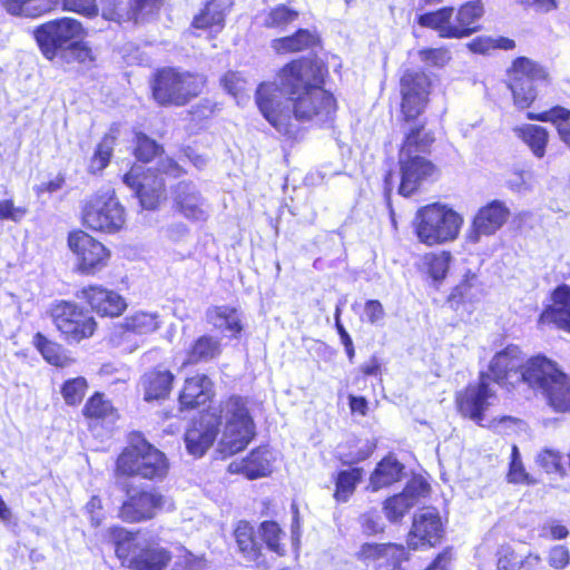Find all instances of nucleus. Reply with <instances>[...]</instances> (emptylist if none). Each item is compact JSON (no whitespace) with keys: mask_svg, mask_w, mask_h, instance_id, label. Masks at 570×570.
Segmentation results:
<instances>
[{"mask_svg":"<svg viewBox=\"0 0 570 570\" xmlns=\"http://www.w3.org/2000/svg\"><path fill=\"white\" fill-rule=\"evenodd\" d=\"M325 67L314 59L294 60L284 66L277 81L263 82L256 90V105L263 117L283 136L298 139L303 121L326 122L336 110L332 94L324 90Z\"/></svg>","mask_w":570,"mask_h":570,"instance_id":"nucleus-1","label":"nucleus"},{"mask_svg":"<svg viewBox=\"0 0 570 570\" xmlns=\"http://www.w3.org/2000/svg\"><path fill=\"white\" fill-rule=\"evenodd\" d=\"M222 421L225 425L219 451L233 455L244 450L255 434V425L246 402L239 396H230L222 404L219 419L206 413L193 422L185 433L187 451L196 458L203 456L216 440Z\"/></svg>","mask_w":570,"mask_h":570,"instance_id":"nucleus-2","label":"nucleus"},{"mask_svg":"<svg viewBox=\"0 0 570 570\" xmlns=\"http://www.w3.org/2000/svg\"><path fill=\"white\" fill-rule=\"evenodd\" d=\"M433 141V134L423 125L413 126L405 132L399 151L401 173L399 193L401 195L411 196L424 181L435 175V165L424 156L430 151Z\"/></svg>","mask_w":570,"mask_h":570,"instance_id":"nucleus-3","label":"nucleus"},{"mask_svg":"<svg viewBox=\"0 0 570 570\" xmlns=\"http://www.w3.org/2000/svg\"><path fill=\"white\" fill-rule=\"evenodd\" d=\"M464 219L461 214L448 205L434 203L420 208L414 218L419 240L428 246L455 240Z\"/></svg>","mask_w":570,"mask_h":570,"instance_id":"nucleus-4","label":"nucleus"},{"mask_svg":"<svg viewBox=\"0 0 570 570\" xmlns=\"http://www.w3.org/2000/svg\"><path fill=\"white\" fill-rule=\"evenodd\" d=\"M168 466L165 454L137 434L131 436L128 446L118 456L116 471L126 476L161 480Z\"/></svg>","mask_w":570,"mask_h":570,"instance_id":"nucleus-5","label":"nucleus"},{"mask_svg":"<svg viewBox=\"0 0 570 570\" xmlns=\"http://www.w3.org/2000/svg\"><path fill=\"white\" fill-rule=\"evenodd\" d=\"M110 534L117 557L131 570H165L171 560L167 549L141 541L124 528H112Z\"/></svg>","mask_w":570,"mask_h":570,"instance_id":"nucleus-6","label":"nucleus"},{"mask_svg":"<svg viewBox=\"0 0 570 570\" xmlns=\"http://www.w3.org/2000/svg\"><path fill=\"white\" fill-rule=\"evenodd\" d=\"M204 83L205 80L199 75L173 68L163 69L156 76L153 95L160 105L184 106L200 94Z\"/></svg>","mask_w":570,"mask_h":570,"instance_id":"nucleus-7","label":"nucleus"},{"mask_svg":"<svg viewBox=\"0 0 570 570\" xmlns=\"http://www.w3.org/2000/svg\"><path fill=\"white\" fill-rule=\"evenodd\" d=\"M83 28L72 18H60L45 22L33 30V38L42 56L53 61L72 46L75 40H81Z\"/></svg>","mask_w":570,"mask_h":570,"instance_id":"nucleus-8","label":"nucleus"},{"mask_svg":"<svg viewBox=\"0 0 570 570\" xmlns=\"http://www.w3.org/2000/svg\"><path fill=\"white\" fill-rule=\"evenodd\" d=\"M83 224L98 232L115 233L125 224V209L112 189L98 191L83 206Z\"/></svg>","mask_w":570,"mask_h":570,"instance_id":"nucleus-9","label":"nucleus"},{"mask_svg":"<svg viewBox=\"0 0 570 570\" xmlns=\"http://www.w3.org/2000/svg\"><path fill=\"white\" fill-rule=\"evenodd\" d=\"M50 317L61 335L71 342L90 337L96 331L95 318L71 301H56L49 309Z\"/></svg>","mask_w":570,"mask_h":570,"instance_id":"nucleus-10","label":"nucleus"},{"mask_svg":"<svg viewBox=\"0 0 570 570\" xmlns=\"http://www.w3.org/2000/svg\"><path fill=\"white\" fill-rule=\"evenodd\" d=\"M548 79V72L534 61L521 57L514 60L509 71V88L514 105L525 109L537 98V85Z\"/></svg>","mask_w":570,"mask_h":570,"instance_id":"nucleus-11","label":"nucleus"},{"mask_svg":"<svg viewBox=\"0 0 570 570\" xmlns=\"http://www.w3.org/2000/svg\"><path fill=\"white\" fill-rule=\"evenodd\" d=\"M495 400L497 394L490 386V376L488 373H481L479 383L470 384L456 394V406L463 416L485 426V412Z\"/></svg>","mask_w":570,"mask_h":570,"instance_id":"nucleus-12","label":"nucleus"},{"mask_svg":"<svg viewBox=\"0 0 570 570\" xmlns=\"http://www.w3.org/2000/svg\"><path fill=\"white\" fill-rule=\"evenodd\" d=\"M68 246L77 256L81 273L92 275L107 266L110 252L89 234L77 230L68 236Z\"/></svg>","mask_w":570,"mask_h":570,"instance_id":"nucleus-13","label":"nucleus"},{"mask_svg":"<svg viewBox=\"0 0 570 570\" xmlns=\"http://www.w3.org/2000/svg\"><path fill=\"white\" fill-rule=\"evenodd\" d=\"M510 209L503 202L492 200L482 206L474 215L471 225L464 234L469 245H476L482 237L494 235L509 219Z\"/></svg>","mask_w":570,"mask_h":570,"instance_id":"nucleus-14","label":"nucleus"},{"mask_svg":"<svg viewBox=\"0 0 570 570\" xmlns=\"http://www.w3.org/2000/svg\"><path fill=\"white\" fill-rule=\"evenodd\" d=\"M124 183L135 190L145 209H155L164 199L165 181L150 168L144 170L140 165L131 167L124 176Z\"/></svg>","mask_w":570,"mask_h":570,"instance_id":"nucleus-15","label":"nucleus"},{"mask_svg":"<svg viewBox=\"0 0 570 570\" xmlns=\"http://www.w3.org/2000/svg\"><path fill=\"white\" fill-rule=\"evenodd\" d=\"M524 356L517 345H509L498 352L489 365L490 381L502 386H517L522 383Z\"/></svg>","mask_w":570,"mask_h":570,"instance_id":"nucleus-16","label":"nucleus"},{"mask_svg":"<svg viewBox=\"0 0 570 570\" xmlns=\"http://www.w3.org/2000/svg\"><path fill=\"white\" fill-rule=\"evenodd\" d=\"M166 499L155 490L128 489L119 517L126 522H141L153 519L165 505Z\"/></svg>","mask_w":570,"mask_h":570,"instance_id":"nucleus-17","label":"nucleus"},{"mask_svg":"<svg viewBox=\"0 0 570 570\" xmlns=\"http://www.w3.org/2000/svg\"><path fill=\"white\" fill-rule=\"evenodd\" d=\"M429 78L423 72L407 70L401 78L402 114L406 121L420 116L426 105Z\"/></svg>","mask_w":570,"mask_h":570,"instance_id":"nucleus-18","label":"nucleus"},{"mask_svg":"<svg viewBox=\"0 0 570 570\" xmlns=\"http://www.w3.org/2000/svg\"><path fill=\"white\" fill-rule=\"evenodd\" d=\"M173 205L186 219L205 222L209 217V205L191 181H179L171 193Z\"/></svg>","mask_w":570,"mask_h":570,"instance_id":"nucleus-19","label":"nucleus"},{"mask_svg":"<svg viewBox=\"0 0 570 570\" xmlns=\"http://www.w3.org/2000/svg\"><path fill=\"white\" fill-rule=\"evenodd\" d=\"M564 375L556 363L544 356H535L528 360L522 372V383L540 392L546 399Z\"/></svg>","mask_w":570,"mask_h":570,"instance_id":"nucleus-20","label":"nucleus"},{"mask_svg":"<svg viewBox=\"0 0 570 570\" xmlns=\"http://www.w3.org/2000/svg\"><path fill=\"white\" fill-rule=\"evenodd\" d=\"M442 535L443 524L439 513L433 509H425L414 515L407 544L413 550L434 547Z\"/></svg>","mask_w":570,"mask_h":570,"instance_id":"nucleus-21","label":"nucleus"},{"mask_svg":"<svg viewBox=\"0 0 570 570\" xmlns=\"http://www.w3.org/2000/svg\"><path fill=\"white\" fill-rule=\"evenodd\" d=\"M429 492V484L420 479L409 482L402 493L391 497L384 502V512L391 522L400 521L416 503L420 497Z\"/></svg>","mask_w":570,"mask_h":570,"instance_id":"nucleus-22","label":"nucleus"},{"mask_svg":"<svg viewBox=\"0 0 570 570\" xmlns=\"http://www.w3.org/2000/svg\"><path fill=\"white\" fill-rule=\"evenodd\" d=\"M80 298L85 299L100 316H119L127 307L126 301L118 293L99 285L81 289Z\"/></svg>","mask_w":570,"mask_h":570,"instance_id":"nucleus-23","label":"nucleus"},{"mask_svg":"<svg viewBox=\"0 0 570 570\" xmlns=\"http://www.w3.org/2000/svg\"><path fill=\"white\" fill-rule=\"evenodd\" d=\"M161 3V0H131L128 9L122 0H101L102 17L112 21H137L140 14L151 13Z\"/></svg>","mask_w":570,"mask_h":570,"instance_id":"nucleus-24","label":"nucleus"},{"mask_svg":"<svg viewBox=\"0 0 570 570\" xmlns=\"http://www.w3.org/2000/svg\"><path fill=\"white\" fill-rule=\"evenodd\" d=\"M544 324H554L558 328L570 333V287L558 286L551 294V304L540 316Z\"/></svg>","mask_w":570,"mask_h":570,"instance_id":"nucleus-25","label":"nucleus"},{"mask_svg":"<svg viewBox=\"0 0 570 570\" xmlns=\"http://www.w3.org/2000/svg\"><path fill=\"white\" fill-rule=\"evenodd\" d=\"M212 396V381L205 374H197L186 379L179 394V403L184 409H194L206 404Z\"/></svg>","mask_w":570,"mask_h":570,"instance_id":"nucleus-26","label":"nucleus"},{"mask_svg":"<svg viewBox=\"0 0 570 570\" xmlns=\"http://www.w3.org/2000/svg\"><path fill=\"white\" fill-rule=\"evenodd\" d=\"M233 6L232 0H210L205 8L195 16L193 27L196 29H212L216 32L223 30L225 17Z\"/></svg>","mask_w":570,"mask_h":570,"instance_id":"nucleus-27","label":"nucleus"},{"mask_svg":"<svg viewBox=\"0 0 570 570\" xmlns=\"http://www.w3.org/2000/svg\"><path fill=\"white\" fill-rule=\"evenodd\" d=\"M269 452L264 449H256L240 461H233L228 471L230 473H242L247 479H257L267 475L271 472Z\"/></svg>","mask_w":570,"mask_h":570,"instance_id":"nucleus-28","label":"nucleus"},{"mask_svg":"<svg viewBox=\"0 0 570 570\" xmlns=\"http://www.w3.org/2000/svg\"><path fill=\"white\" fill-rule=\"evenodd\" d=\"M174 375L168 370H153L141 379L145 400H160L169 395Z\"/></svg>","mask_w":570,"mask_h":570,"instance_id":"nucleus-29","label":"nucleus"},{"mask_svg":"<svg viewBox=\"0 0 570 570\" xmlns=\"http://www.w3.org/2000/svg\"><path fill=\"white\" fill-rule=\"evenodd\" d=\"M513 132L528 146L535 158L544 157L549 142V131L544 127L527 124L514 127Z\"/></svg>","mask_w":570,"mask_h":570,"instance_id":"nucleus-30","label":"nucleus"},{"mask_svg":"<svg viewBox=\"0 0 570 570\" xmlns=\"http://www.w3.org/2000/svg\"><path fill=\"white\" fill-rule=\"evenodd\" d=\"M206 320L215 328L229 332L232 336H236L243 330L237 309L226 305L209 307Z\"/></svg>","mask_w":570,"mask_h":570,"instance_id":"nucleus-31","label":"nucleus"},{"mask_svg":"<svg viewBox=\"0 0 570 570\" xmlns=\"http://www.w3.org/2000/svg\"><path fill=\"white\" fill-rule=\"evenodd\" d=\"M527 118L543 122H552L558 131L560 140L570 148V110L556 106L547 111L534 114L528 112Z\"/></svg>","mask_w":570,"mask_h":570,"instance_id":"nucleus-32","label":"nucleus"},{"mask_svg":"<svg viewBox=\"0 0 570 570\" xmlns=\"http://www.w3.org/2000/svg\"><path fill=\"white\" fill-rule=\"evenodd\" d=\"M403 465L393 456L384 458L375 468L370 478V488L377 491L389 487L401 479Z\"/></svg>","mask_w":570,"mask_h":570,"instance_id":"nucleus-33","label":"nucleus"},{"mask_svg":"<svg viewBox=\"0 0 570 570\" xmlns=\"http://www.w3.org/2000/svg\"><path fill=\"white\" fill-rule=\"evenodd\" d=\"M453 8H442L438 11L424 13L419 17V23L436 30L442 38H460L458 29H453Z\"/></svg>","mask_w":570,"mask_h":570,"instance_id":"nucleus-34","label":"nucleus"},{"mask_svg":"<svg viewBox=\"0 0 570 570\" xmlns=\"http://www.w3.org/2000/svg\"><path fill=\"white\" fill-rule=\"evenodd\" d=\"M483 12V4L480 1L466 2L459 9L453 29H458V32L461 33L460 38L468 37L479 30L475 22L482 17Z\"/></svg>","mask_w":570,"mask_h":570,"instance_id":"nucleus-35","label":"nucleus"},{"mask_svg":"<svg viewBox=\"0 0 570 570\" xmlns=\"http://www.w3.org/2000/svg\"><path fill=\"white\" fill-rule=\"evenodd\" d=\"M239 552L247 561L259 563L261 548L254 540L253 527L247 521H239L234 530Z\"/></svg>","mask_w":570,"mask_h":570,"instance_id":"nucleus-36","label":"nucleus"},{"mask_svg":"<svg viewBox=\"0 0 570 570\" xmlns=\"http://www.w3.org/2000/svg\"><path fill=\"white\" fill-rule=\"evenodd\" d=\"M220 353V342L213 336H200L190 347L187 354L186 363L195 364L198 362H207Z\"/></svg>","mask_w":570,"mask_h":570,"instance_id":"nucleus-37","label":"nucleus"},{"mask_svg":"<svg viewBox=\"0 0 570 570\" xmlns=\"http://www.w3.org/2000/svg\"><path fill=\"white\" fill-rule=\"evenodd\" d=\"M316 36L306 29H299L295 35L273 40L272 47L278 53L295 52L307 49L316 43Z\"/></svg>","mask_w":570,"mask_h":570,"instance_id":"nucleus-38","label":"nucleus"},{"mask_svg":"<svg viewBox=\"0 0 570 570\" xmlns=\"http://www.w3.org/2000/svg\"><path fill=\"white\" fill-rule=\"evenodd\" d=\"M159 327V320L156 313L135 312L128 315L122 322V328L126 332L146 335L155 332Z\"/></svg>","mask_w":570,"mask_h":570,"instance_id":"nucleus-39","label":"nucleus"},{"mask_svg":"<svg viewBox=\"0 0 570 570\" xmlns=\"http://www.w3.org/2000/svg\"><path fill=\"white\" fill-rule=\"evenodd\" d=\"M362 479V469L354 468L351 470L341 471L336 478V489L334 498L338 502H346L353 494L356 484Z\"/></svg>","mask_w":570,"mask_h":570,"instance_id":"nucleus-40","label":"nucleus"},{"mask_svg":"<svg viewBox=\"0 0 570 570\" xmlns=\"http://www.w3.org/2000/svg\"><path fill=\"white\" fill-rule=\"evenodd\" d=\"M298 18V12L284 4H278L263 13V26L283 30Z\"/></svg>","mask_w":570,"mask_h":570,"instance_id":"nucleus-41","label":"nucleus"},{"mask_svg":"<svg viewBox=\"0 0 570 570\" xmlns=\"http://www.w3.org/2000/svg\"><path fill=\"white\" fill-rule=\"evenodd\" d=\"M35 344L48 363L56 366H66L68 364V357L62 353L61 346L49 341L41 333L36 334Z\"/></svg>","mask_w":570,"mask_h":570,"instance_id":"nucleus-42","label":"nucleus"},{"mask_svg":"<svg viewBox=\"0 0 570 570\" xmlns=\"http://www.w3.org/2000/svg\"><path fill=\"white\" fill-rule=\"evenodd\" d=\"M405 560H407V553L403 546L386 543L374 570H399L401 563Z\"/></svg>","mask_w":570,"mask_h":570,"instance_id":"nucleus-43","label":"nucleus"},{"mask_svg":"<svg viewBox=\"0 0 570 570\" xmlns=\"http://www.w3.org/2000/svg\"><path fill=\"white\" fill-rule=\"evenodd\" d=\"M548 404L559 412H570V377L566 374L553 385L547 397Z\"/></svg>","mask_w":570,"mask_h":570,"instance_id":"nucleus-44","label":"nucleus"},{"mask_svg":"<svg viewBox=\"0 0 570 570\" xmlns=\"http://www.w3.org/2000/svg\"><path fill=\"white\" fill-rule=\"evenodd\" d=\"M514 46V40L503 37H478L468 45L471 51L482 55L489 53L493 49L511 50Z\"/></svg>","mask_w":570,"mask_h":570,"instance_id":"nucleus-45","label":"nucleus"},{"mask_svg":"<svg viewBox=\"0 0 570 570\" xmlns=\"http://www.w3.org/2000/svg\"><path fill=\"white\" fill-rule=\"evenodd\" d=\"M259 533L267 548L271 551H274L278 556H283L285 553V548L281 543V539L284 535V532L279 528V525L274 521H264L259 527Z\"/></svg>","mask_w":570,"mask_h":570,"instance_id":"nucleus-46","label":"nucleus"},{"mask_svg":"<svg viewBox=\"0 0 570 570\" xmlns=\"http://www.w3.org/2000/svg\"><path fill=\"white\" fill-rule=\"evenodd\" d=\"M114 150V138L106 136L97 146L92 158L89 164V171L92 174L100 173L104 170L112 155Z\"/></svg>","mask_w":570,"mask_h":570,"instance_id":"nucleus-47","label":"nucleus"},{"mask_svg":"<svg viewBox=\"0 0 570 570\" xmlns=\"http://www.w3.org/2000/svg\"><path fill=\"white\" fill-rule=\"evenodd\" d=\"M87 389L88 384L86 379L79 376L66 381L61 387V394L68 405H77L82 401Z\"/></svg>","mask_w":570,"mask_h":570,"instance_id":"nucleus-48","label":"nucleus"},{"mask_svg":"<svg viewBox=\"0 0 570 570\" xmlns=\"http://www.w3.org/2000/svg\"><path fill=\"white\" fill-rule=\"evenodd\" d=\"M59 60L65 63L78 62L83 66H90L95 58L89 47L81 43L80 40H75Z\"/></svg>","mask_w":570,"mask_h":570,"instance_id":"nucleus-49","label":"nucleus"},{"mask_svg":"<svg viewBox=\"0 0 570 570\" xmlns=\"http://www.w3.org/2000/svg\"><path fill=\"white\" fill-rule=\"evenodd\" d=\"M508 481L511 483L533 484L535 481L527 473L517 445L512 446L511 462L508 473Z\"/></svg>","mask_w":570,"mask_h":570,"instance_id":"nucleus-50","label":"nucleus"},{"mask_svg":"<svg viewBox=\"0 0 570 570\" xmlns=\"http://www.w3.org/2000/svg\"><path fill=\"white\" fill-rule=\"evenodd\" d=\"M161 147L153 139L144 134L136 135V157L144 161H150L159 151Z\"/></svg>","mask_w":570,"mask_h":570,"instance_id":"nucleus-51","label":"nucleus"},{"mask_svg":"<svg viewBox=\"0 0 570 570\" xmlns=\"http://www.w3.org/2000/svg\"><path fill=\"white\" fill-rule=\"evenodd\" d=\"M111 404L104 400L102 395L96 393L86 403L83 407V414L87 417H107L112 413Z\"/></svg>","mask_w":570,"mask_h":570,"instance_id":"nucleus-52","label":"nucleus"},{"mask_svg":"<svg viewBox=\"0 0 570 570\" xmlns=\"http://www.w3.org/2000/svg\"><path fill=\"white\" fill-rule=\"evenodd\" d=\"M537 463L548 473H562L561 455L552 449L542 450L537 456Z\"/></svg>","mask_w":570,"mask_h":570,"instance_id":"nucleus-53","label":"nucleus"},{"mask_svg":"<svg viewBox=\"0 0 570 570\" xmlns=\"http://www.w3.org/2000/svg\"><path fill=\"white\" fill-rule=\"evenodd\" d=\"M385 547L386 543H363L355 553V558L366 566L372 564L375 568Z\"/></svg>","mask_w":570,"mask_h":570,"instance_id":"nucleus-54","label":"nucleus"},{"mask_svg":"<svg viewBox=\"0 0 570 570\" xmlns=\"http://www.w3.org/2000/svg\"><path fill=\"white\" fill-rule=\"evenodd\" d=\"M246 80L238 72L234 71L227 72L222 78L223 87L228 94L233 95L235 98H242V94L246 89Z\"/></svg>","mask_w":570,"mask_h":570,"instance_id":"nucleus-55","label":"nucleus"},{"mask_svg":"<svg viewBox=\"0 0 570 570\" xmlns=\"http://www.w3.org/2000/svg\"><path fill=\"white\" fill-rule=\"evenodd\" d=\"M451 256L449 253L434 255L429 262V272L435 281L443 279L446 275Z\"/></svg>","mask_w":570,"mask_h":570,"instance_id":"nucleus-56","label":"nucleus"},{"mask_svg":"<svg viewBox=\"0 0 570 570\" xmlns=\"http://www.w3.org/2000/svg\"><path fill=\"white\" fill-rule=\"evenodd\" d=\"M419 55L422 61L435 67H442L451 59L449 51L444 48L424 49Z\"/></svg>","mask_w":570,"mask_h":570,"instance_id":"nucleus-57","label":"nucleus"},{"mask_svg":"<svg viewBox=\"0 0 570 570\" xmlns=\"http://www.w3.org/2000/svg\"><path fill=\"white\" fill-rule=\"evenodd\" d=\"M65 10L83 16H95L98 11L96 0H61Z\"/></svg>","mask_w":570,"mask_h":570,"instance_id":"nucleus-58","label":"nucleus"},{"mask_svg":"<svg viewBox=\"0 0 570 570\" xmlns=\"http://www.w3.org/2000/svg\"><path fill=\"white\" fill-rule=\"evenodd\" d=\"M521 557L511 548L503 547L498 551V570H515Z\"/></svg>","mask_w":570,"mask_h":570,"instance_id":"nucleus-59","label":"nucleus"},{"mask_svg":"<svg viewBox=\"0 0 570 570\" xmlns=\"http://www.w3.org/2000/svg\"><path fill=\"white\" fill-rule=\"evenodd\" d=\"M364 316L373 325H379L385 317L383 305L376 299H368L364 305Z\"/></svg>","mask_w":570,"mask_h":570,"instance_id":"nucleus-60","label":"nucleus"},{"mask_svg":"<svg viewBox=\"0 0 570 570\" xmlns=\"http://www.w3.org/2000/svg\"><path fill=\"white\" fill-rule=\"evenodd\" d=\"M27 214L24 207H16L12 200H0V219L20 222Z\"/></svg>","mask_w":570,"mask_h":570,"instance_id":"nucleus-61","label":"nucleus"},{"mask_svg":"<svg viewBox=\"0 0 570 570\" xmlns=\"http://www.w3.org/2000/svg\"><path fill=\"white\" fill-rule=\"evenodd\" d=\"M361 524L366 534H376L384 530V524L377 512H366L361 517Z\"/></svg>","mask_w":570,"mask_h":570,"instance_id":"nucleus-62","label":"nucleus"},{"mask_svg":"<svg viewBox=\"0 0 570 570\" xmlns=\"http://www.w3.org/2000/svg\"><path fill=\"white\" fill-rule=\"evenodd\" d=\"M52 4L48 0H27L24 7V17L37 18L41 14L49 12Z\"/></svg>","mask_w":570,"mask_h":570,"instance_id":"nucleus-63","label":"nucleus"},{"mask_svg":"<svg viewBox=\"0 0 570 570\" xmlns=\"http://www.w3.org/2000/svg\"><path fill=\"white\" fill-rule=\"evenodd\" d=\"M569 551L563 546H556L550 550L549 563L556 569H562L569 563Z\"/></svg>","mask_w":570,"mask_h":570,"instance_id":"nucleus-64","label":"nucleus"}]
</instances>
